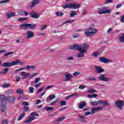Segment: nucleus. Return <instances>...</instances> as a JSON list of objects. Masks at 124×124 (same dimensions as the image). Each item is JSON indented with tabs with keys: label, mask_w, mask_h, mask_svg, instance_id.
I'll use <instances>...</instances> for the list:
<instances>
[{
	"label": "nucleus",
	"mask_w": 124,
	"mask_h": 124,
	"mask_svg": "<svg viewBox=\"0 0 124 124\" xmlns=\"http://www.w3.org/2000/svg\"><path fill=\"white\" fill-rule=\"evenodd\" d=\"M79 109H83L86 106V102H80L78 105Z\"/></svg>",
	"instance_id": "16"
},
{
	"label": "nucleus",
	"mask_w": 124,
	"mask_h": 124,
	"mask_svg": "<svg viewBox=\"0 0 124 124\" xmlns=\"http://www.w3.org/2000/svg\"><path fill=\"white\" fill-rule=\"evenodd\" d=\"M93 26H90L85 31V34L86 36H92L93 34H95L97 32V29L94 28Z\"/></svg>",
	"instance_id": "4"
},
{
	"label": "nucleus",
	"mask_w": 124,
	"mask_h": 124,
	"mask_svg": "<svg viewBox=\"0 0 124 124\" xmlns=\"http://www.w3.org/2000/svg\"><path fill=\"white\" fill-rule=\"evenodd\" d=\"M23 70H26V67H20L15 71V73H17L20 71H23Z\"/></svg>",
	"instance_id": "31"
},
{
	"label": "nucleus",
	"mask_w": 124,
	"mask_h": 124,
	"mask_svg": "<svg viewBox=\"0 0 124 124\" xmlns=\"http://www.w3.org/2000/svg\"><path fill=\"white\" fill-rule=\"evenodd\" d=\"M36 75H38V74L37 73H33V75H31L30 76V78H33L34 76H36Z\"/></svg>",
	"instance_id": "53"
},
{
	"label": "nucleus",
	"mask_w": 124,
	"mask_h": 124,
	"mask_svg": "<svg viewBox=\"0 0 124 124\" xmlns=\"http://www.w3.org/2000/svg\"><path fill=\"white\" fill-rule=\"evenodd\" d=\"M91 114H92V112L91 111L86 112L85 113V116L87 117V116H89V115H91Z\"/></svg>",
	"instance_id": "59"
},
{
	"label": "nucleus",
	"mask_w": 124,
	"mask_h": 124,
	"mask_svg": "<svg viewBox=\"0 0 124 124\" xmlns=\"http://www.w3.org/2000/svg\"><path fill=\"white\" fill-rule=\"evenodd\" d=\"M1 124H8V121H7V120H6V119H4L2 121Z\"/></svg>",
	"instance_id": "55"
},
{
	"label": "nucleus",
	"mask_w": 124,
	"mask_h": 124,
	"mask_svg": "<svg viewBox=\"0 0 124 124\" xmlns=\"http://www.w3.org/2000/svg\"><path fill=\"white\" fill-rule=\"evenodd\" d=\"M22 105L23 106H28L29 105V102H22Z\"/></svg>",
	"instance_id": "58"
},
{
	"label": "nucleus",
	"mask_w": 124,
	"mask_h": 124,
	"mask_svg": "<svg viewBox=\"0 0 124 124\" xmlns=\"http://www.w3.org/2000/svg\"><path fill=\"white\" fill-rule=\"evenodd\" d=\"M31 116H36V117H39V115H38L36 112H31L30 114Z\"/></svg>",
	"instance_id": "50"
},
{
	"label": "nucleus",
	"mask_w": 124,
	"mask_h": 124,
	"mask_svg": "<svg viewBox=\"0 0 124 124\" xmlns=\"http://www.w3.org/2000/svg\"><path fill=\"white\" fill-rule=\"evenodd\" d=\"M91 105L93 106H97V105H99L100 104L99 101H92L90 102Z\"/></svg>",
	"instance_id": "26"
},
{
	"label": "nucleus",
	"mask_w": 124,
	"mask_h": 124,
	"mask_svg": "<svg viewBox=\"0 0 124 124\" xmlns=\"http://www.w3.org/2000/svg\"><path fill=\"white\" fill-rule=\"evenodd\" d=\"M45 89V87H42L40 89L38 90V91L36 92V93H41L42 92V90H44Z\"/></svg>",
	"instance_id": "47"
},
{
	"label": "nucleus",
	"mask_w": 124,
	"mask_h": 124,
	"mask_svg": "<svg viewBox=\"0 0 124 124\" xmlns=\"http://www.w3.org/2000/svg\"><path fill=\"white\" fill-rule=\"evenodd\" d=\"M97 12L98 14H108L111 13V10L107 9V7H103L102 8H99Z\"/></svg>",
	"instance_id": "5"
},
{
	"label": "nucleus",
	"mask_w": 124,
	"mask_h": 124,
	"mask_svg": "<svg viewBox=\"0 0 124 124\" xmlns=\"http://www.w3.org/2000/svg\"><path fill=\"white\" fill-rule=\"evenodd\" d=\"M88 93H96V91L93 89H91L88 90Z\"/></svg>",
	"instance_id": "36"
},
{
	"label": "nucleus",
	"mask_w": 124,
	"mask_h": 124,
	"mask_svg": "<svg viewBox=\"0 0 124 124\" xmlns=\"http://www.w3.org/2000/svg\"><path fill=\"white\" fill-rule=\"evenodd\" d=\"M16 62H17L14 61L12 62L11 63L9 62H6L2 64V66H5V67H11V66L15 65Z\"/></svg>",
	"instance_id": "9"
},
{
	"label": "nucleus",
	"mask_w": 124,
	"mask_h": 124,
	"mask_svg": "<svg viewBox=\"0 0 124 124\" xmlns=\"http://www.w3.org/2000/svg\"><path fill=\"white\" fill-rule=\"evenodd\" d=\"M115 106L118 108L119 110H123V107L124 106V101L122 100H118L115 101Z\"/></svg>",
	"instance_id": "7"
},
{
	"label": "nucleus",
	"mask_w": 124,
	"mask_h": 124,
	"mask_svg": "<svg viewBox=\"0 0 124 124\" xmlns=\"http://www.w3.org/2000/svg\"><path fill=\"white\" fill-rule=\"evenodd\" d=\"M40 2V0H33L32 2V4L31 5V7H34L35 4H37V3H39Z\"/></svg>",
	"instance_id": "22"
},
{
	"label": "nucleus",
	"mask_w": 124,
	"mask_h": 124,
	"mask_svg": "<svg viewBox=\"0 0 124 124\" xmlns=\"http://www.w3.org/2000/svg\"><path fill=\"white\" fill-rule=\"evenodd\" d=\"M98 79L100 81H103V82H108L110 81V78H106L105 74H101L99 76Z\"/></svg>",
	"instance_id": "8"
},
{
	"label": "nucleus",
	"mask_w": 124,
	"mask_h": 124,
	"mask_svg": "<svg viewBox=\"0 0 124 124\" xmlns=\"http://www.w3.org/2000/svg\"><path fill=\"white\" fill-rule=\"evenodd\" d=\"M10 0H4L0 1V4H2L3 3H5L6 2H9Z\"/></svg>",
	"instance_id": "48"
},
{
	"label": "nucleus",
	"mask_w": 124,
	"mask_h": 124,
	"mask_svg": "<svg viewBox=\"0 0 124 124\" xmlns=\"http://www.w3.org/2000/svg\"><path fill=\"white\" fill-rule=\"evenodd\" d=\"M78 118L79 121H80V122H81V123H86V121L85 120L86 118L85 117V116L78 115Z\"/></svg>",
	"instance_id": "20"
},
{
	"label": "nucleus",
	"mask_w": 124,
	"mask_h": 124,
	"mask_svg": "<svg viewBox=\"0 0 124 124\" xmlns=\"http://www.w3.org/2000/svg\"><path fill=\"white\" fill-rule=\"evenodd\" d=\"M101 110H103V107L93 108H91L92 115H93V114H95V112L101 111Z\"/></svg>",
	"instance_id": "10"
},
{
	"label": "nucleus",
	"mask_w": 124,
	"mask_h": 124,
	"mask_svg": "<svg viewBox=\"0 0 124 124\" xmlns=\"http://www.w3.org/2000/svg\"><path fill=\"white\" fill-rule=\"evenodd\" d=\"M76 15H77V13H76V12H75L74 11L71 12L70 16L71 17H74V16H76Z\"/></svg>",
	"instance_id": "35"
},
{
	"label": "nucleus",
	"mask_w": 124,
	"mask_h": 124,
	"mask_svg": "<svg viewBox=\"0 0 124 124\" xmlns=\"http://www.w3.org/2000/svg\"><path fill=\"white\" fill-rule=\"evenodd\" d=\"M65 77L66 78V81H70L72 78V76L69 74H66Z\"/></svg>",
	"instance_id": "29"
},
{
	"label": "nucleus",
	"mask_w": 124,
	"mask_h": 124,
	"mask_svg": "<svg viewBox=\"0 0 124 124\" xmlns=\"http://www.w3.org/2000/svg\"><path fill=\"white\" fill-rule=\"evenodd\" d=\"M25 113H21L19 116L18 117V121H21V120H23V118H24V117H25Z\"/></svg>",
	"instance_id": "33"
},
{
	"label": "nucleus",
	"mask_w": 124,
	"mask_h": 124,
	"mask_svg": "<svg viewBox=\"0 0 124 124\" xmlns=\"http://www.w3.org/2000/svg\"><path fill=\"white\" fill-rule=\"evenodd\" d=\"M119 40L121 43H124V33L120 36Z\"/></svg>",
	"instance_id": "28"
},
{
	"label": "nucleus",
	"mask_w": 124,
	"mask_h": 124,
	"mask_svg": "<svg viewBox=\"0 0 124 124\" xmlns=\"http://www.w3.org/2000/svg\"><path fill=\"white\" fill-rule=\"evenodd\" d=\"M36 68V66L35 65H27L26 66V69L27 70H30V69H34Z\"/></svg>",
	"instance_id": "24"
},
{
	"label": "nucleus",
	"mask_w": 124,
	"mask_h": 124,
	"mask_svg": "<svg viewBox=\"0 0 124 124\" xmlns=\"http://www.w3.org/2000/svg\"><path fill=\"white\" fill-rule=\"evenodd\" d=\"M94 68L97 73H102L104 72V69H103L100 66H95Z\"/></svg>",
	"instance_id": "13"
},
{
	"label": "nucleus",
	"mask_w": 124,
	"mask_h": 124,
	"mask_svg": "<svg viewBox=\"0 0 124 124\" xmlns=\"http://www.w3.org/2000/svg\"><path fill=\"white\" fill-rule=\"evenodd\" d=\"M99 61L101 62H104V63H110V62H112V60H109L104 57H100Z\"/></svg>",
	"instance_id": "11"
},
{
	"label": "nucleus",
	"mask_w": 124,
	"mask_h": 124,
	"mask_svg": "<svg viewBox=\"0 0 124 124\" xmlns=\"http://www.w3.org/2000/svg\"><path fill=\"white\" fill-rule=\"evenodd\" d=\"M46 111H53L54 110V108L50 107H46L45 108Z\"/></svg>",
	"instance_id": "37"
},
{
	"label": "nucleus",
	"mask_w": 124,
	"mask_h": 124,
	"mask_svg": "<svg viewBox=\"0 0 124 124\" xmlns=\"http://www.w3.org/2000/svg\"><path fill=\"white\" fill-rule=\"evenodd\" d=\"M113 1V0H106V3L108 4L109 3H111Z\"/></svg>",
	"instance_id": "61"
},
{
	"label": "nucleus",
	"mask_w": 124,
	"mask_h": 124,
	"mask_svg": "<svg viewBox=\"0 0 124 124\" xmlns=\"http://www.w3.org/2000/svg\"><path fill=\"white\" fill-rule=\"evenodd\" d=\"M21 74L23 77V79H26V78H28V77H30L31 76V73H26L25 72H21Z\"/></svg>",
	"instance_id": "15"
},
{
	"label": "nucleus",
	"mask_w": 124,
	"mask_h": 124,
	"mask_svg": "<svg viewBox=\"0 0 124 124\" xmlns=\"http://www.w3.org/2000/svg\"><path fill=\"white\" fill-rule=\"evenodd\" d=\"M23 110L25 112H27V111H29V107H24L23 108Z\"/></svg>",
	"instance_id": "62"
},
{
	"label": "nucleus",
	"mask_w": 124,
	"mask_h": 124,
	"mask_svg": "<svg viewBox=\"0 0 124 124\" xmlns=\"http://www.w3.org/2000/svg\"><path fill=\"white\" fill-rule=\"evenodd\" d=\"M56 16H63V13H62V12H57L56 13Z\"/></svg>",
	"instance_id": "43"
},
{
	"label": "nucleus",
	"mask_w": 124,
	"mask_h": 124,
	"mask_svg": "<svg viewBox=\"0 0 124 124\" xmlns=\"http://www.w3.org/2000/svg\"><path fill=\"white\" fill-rule=\"evenodd\" d=\"M9 87H10V84L9 83H4V84H3L2 86V88H9Z\"/></svg>",
	"instance_id": "34"
},
{
	"label": "nucleus",
	"mask_w": 124,
	"mask_h": 124,
	"mask_svg": "<svg viewBox=\"0 0 124 124\" xmlns=\"http://www.w3.org/2000/svg\"><path fill=\"white\" fill-rule=\"evenodd\" d=\"M30 17L31 18H34V19H38L40 15L37 14V13L34 11H32L30 14Z\"/></svg>",
	"instance_id": "12"
},
{
	"label": "nucleus",
	"mask_w": 124,
	"mask_h": 124,
	"mask_svg": "<svg viewBox=\"0 0 124 124\" xmlns=\"http://www.w3.org/2000/svg\"><path fill=\"white\" fill-rule=\"evenodd\" d=\"M99 103L100 104H103L104 106H109V105H110V104H109V103H108V101H102V100H99Z\"/></svg>",
	"instance_id": "18"
},
{
	"label": "nucleus",
	"mask_w": 124,
	"mask_h": 124,
	"mask_svg": "<svg viewBox=\"0 0 124 124\" xmlns=\"http://www.w3.org/2000/svg\"><path fill=\"white\" fill-rule=\"evenodd\" d=\"M14 62H16V64H15V65H17V64H18V63H19L20 65H23V64H25V63H26V62H20V60H16V61H14Z\"/></svg>",
	"instance_id": "30"
},
{
	"label": "nucleus",
	"mask_w": 124,
	"mask_h": 124,
	"mask_svg": "<svg viewBox=\"0 0 124 124\" xmlns=\"http://www.w3.org/2000/svg\"><path fill=\"white\" fill-rule=\"evenodd\" d=\"M36 27V25L33 24L32 25L31 24H23L20 25V29H23V30H26V29H30L32 30Z\"/></svg>",
	"instance_id": "6"
},
{
	"label": "nucleus",
	"mask_w": 124,
	"mask_h": 124,
	"mask_svg": "<svg viewBox=\"0 0 124 124\" xmlns=\"http://www.w3.org/2000/svg\"><path fill=\"white\" fill-rule=\"evenodd\" d=\"M10 98L13 100V101H15V99L16 98L14 96H12L11 97H9V98H6L5 95H0V99L1 100V104L0 105L1 106V111L2 112H5V108L6 107V100H10Z\"/></svg>",
	"instance_id": "2"
},
{
	"label": "nucleus",
	"mask_w": 124,
	"mask_h": 124,
	"mask_svg": "<svg viewBox=\"0 0 124 124\" xmlns=\"http://www.w3.org/2000/svg\"><path fill=\"white\" fill-rule=\"evenodd\" d=\"M21 80V77L19 76L16 77V82H19Z\"/></svg>",
	"instance_id": "60"
},
{
	"label": "nucleus",
	"mask_w": 124,
	"mask_h": 124,
	"mask_svg": "<svg viewBox=\"0 0 124 124\" xmlns=\"http://www.w3.org/2000/svg\"><path fill=\"white\" fill-rule=\"evenodd\" d=\"M68 61H73L74 60V58L72 57H69L67 58Z\"/></svg>",
	"instance_id": "64"
},
{
	"label": "nucleus",
	"mask_w": 124,
	"mask_h": 124,
	"mask_svg": "<svg viewBox=\"0 0 124 124\" xmlns=\"http://www.w3.org/2000/svg\"><path fill=\"white\" fill-rule=\"evenodd\" d=\"M76 95H78V94H77L76 93L72 94L69 95L67 96V97H66L65 98V99H66V100L69 99L71 98L72 97L75 96Z\"/></svg>",
	"instance_id": "27"
},
{
	"label": "nucleus",
	"mask_w": 124,
	"mask_h": 124,
	"mask_svg": "<svg viewBox=\"0 0 124 124\" xmlns=\"http://www.w3.org/2000/svg\"><path fill=\"white\" fill-rule=\"evenodd\" d=\"M40 85H41V82H39L37 83V84L34 85V87L36 88V89H37L38 87H40Z\"/></svg>",
	"instance_id": "63"
},
{
	"label": "nucleus",
	"mask_w": 124,
	"mask_h": 124,
	"mask_svg": "<svg viewBox=\"0 0 124 124\" xmlns=\"http://www.w3.org/2000/svg\"><path fill=\"white\" fill-rule=\"evenodd\" d=\"M39 81H40V78H36L33 82L35 83V84H37Z\"/></svg>",
	"instance_id": "49"
},
{
	"label": "nucleus",
	"mask_w": 124,
	"mask_h": 124,
	"mask_svg": "<svg viewBox=\"0 0 124 124\" xmlns=\"http://www.w3.org/2000/svg\"><path fill=\"white\" fill-rule=\"evenodd\" d=\"M33 120H35V117H30L24 123H25V124H29V123H31V122H32V121H33Z\"/></svg>",
	"instance_id": "21"
},
{
	"label": "nucleus",
	"mask_w": 124,
	"mask_h": 124,
	"mask_svg": "<svg viewBox=\"0 0 124 124\" xmlns=\"http://www.w3.org/2000/svg\"><path fill=\"white\" fill-rule=\"evenodd\" d=\"M26 20H28V18L27 17H20L18 19V21L20 22H23V21H26Z\"/></svg>",
	"instance_id": "38"
},
{
	"label": "nucleus",
	"mask_w": 124,
	"mask_h": 124,
	"mask_svg": "<svg viewBox=\"0 0 124 124\" xmlns=\"http://www.w3.org/2000/svg\"><path fill=\"white\" fill-rule=\"evenodd\" d=\"M27 38L30 39V38H32L34 36V33L31 31H28L26 32Z\"/></svg>",
	"instance_id": "14"
},
{
	"label": "nucleus",
	"mask_w": 124,
	"mask_h": 124,
	"mask_svg": "<svg viewBox=\"0 0 124 124\" xmlns=\"http://www.w3.org/2000/svg\"><path fill=\"white\" fill-rule=\"evenodd\" d=\"M34 91V88L32 87H29V92L30 93H33V91Z\"/></svg>",
	"instance_id": "41"
},
{
	"label": "nucleus",
	"mask_w": 124,
	"mask_h": 124,
	"mask_svg": "<svg viewBox=\"0 0 124 124\" xmlns=\"http://www.w3.org/2000/svg\"><path fill=\"white\" fill-rule=\"evenodd\" d=\"M14 53V52H13V51L6 53L4 54V56H5V57H8V56L12 55V54H13Z\"/></svg>",
	"instance_id": "45"
},
{
	"label": "nucleus",
	"mask_w": 124,
	"mask_h": 124,
	"mask_svg": "<svg viewBox=\"0 0 124 124\" xmlns=\"http://www.w3.org/2000/svg\"><path fill=\"white\" fill-rule=\"evenodd\" d=\"M4 93H5V94H11V93H12V91L10 90H8L4 91Z\"/></svg>",
	"instance_id": "40"
},
{
	"label": "nucleus",
	"mask_w": 124,
	"mask_h": 124,
	"mask_svg": "<svg viewBox=\"0 0 124 124\" xmlns=\"http://www.w3.org/2000/svg\"><path fill=\"white\" fill-rule=\"evenodd\" d=\"M16 92L18 93H19L20 94H22V93H24V91H23V90H22L21 89H18L16 90Z\"/></svg>",
	"instance_id": "44"
},
{
	"label": "nucleus",
	"mask_w": 124,
	"mask_h": 124,
	"mask_svg": "<svg viewBox=\"0 0 124 124\" xmlns=\"http://www.w3.org/2000/svg\"><path fill=\"white\" fill-rule=\"evenodd\" d=\"M74 20H72V19H69L68 20H66V21H65V24H71V23H74Z\"/></svg>",
	"instance_id": "39"
},
{
	"label": "nucleus",
	"mask_w": 124,
	"mask_h": 124,
	"mask_svg": "<svg viewBox=\"0 0 124 124\" xmlns=\"http://www.w3.org/2000/svg\"><path fill=\"white\" fill-rule=\"evenodd\" d=\"M16 16V14L14 12H11L9 14H6V16L7 18H11V17H14V16Z\"/></svg>",
	"instance_id": "23"
},
{
	"label": "nucleus",
	"mask_w": 124,
	"mask_h": 124,
	"mask_svg": "<svg viewBox=\"0 0 124 124\" xmlns=\"http://www.w3.org/2000/svg\"><path fill=\"white\" fill-rule=\"evenodd\" d=\"M90 48V46L87 44H81L80 45H75L71 47V49L74 50H78L80 53H78L77 56V58H84V54L88 53V49Z\"/></svg>",
	"instance_id": "1"
},
{
	"label": "nucleus",
	"mask_w": 124,
	"mask_h": 124,
	"mask_svg": "<svg viewBox=\"0 0 124 124\" xmlns=\"http://www.w3.org/2000/svg\"><path fill=\"white\" fill-rule=\"evenodd\" d=\"M80 6H81V5L76 2L66 3L65 5H62V7L64 8V9H66V8H71V9H78V8H80Z\"/></svg>",
	"instance_id": "3"
},
{
	"label": "nucleus",
	"mask_w": 124,
	"mask_h": 124,
	"mask_svg": "<svg viewBox=\"0 0 124 124\" xmlns=\"http://www.w3.org/2000/svg\"><path fill=\"white\" fill-rule=\"evenodd\" d=\"M111 33H112V29L111 28L108 29L107 31L108 34H111Z\"/></svg>",
	"instance_id": "57"
},
{
	"label": "nucleus",
	"mask_w": 124,
	"mask_h": 124,
	"mask_svg": "<svg viewBox=\"0 0 124 124\" xmlns=\"http://www.w3.org/2000/svg\"><path fill=\"white\" fill-rule=\"evenodd\" d=\"M9 69L5 68L3 69L1 71H0V74H6L8 72Z\"/></svg>",
	"instance_id": "25"
},
{
	"label": "nucleus",
	"mask_w": 124,
	"mask_h": 124,
	"mask_svg": "<svg viewBox=\"0 0 124 124\" xmlns=\"http://www.w3.org/2000/svg\"><path fill=\"white\" fill-rule=\"evenodd\" d=\"M99 55V53L98 52H93L92 54L93 57H97Z\"/></svg>",
	"instance_id": "51"
},
{
	"label": "nucleus",
	"mask_w": 124,
	"mask_h": 124,
	"mask_svg": "<svg viewBox=\"0 0 124 124\" xmlns=\"http://www.w3.org/2000/svg\"><path fill=\"white\" fill-rule=\"evenodd\" d=\"M64 119H65V117L63 116V117H59V118L57 119V122H61L62 121H63V120H64Z\"/></svg>",
	"instance_id": "42"
},
{
	"label": "nucleus",
	"mask_w": 124,
	"mask_h": 124,
	"mask_svg": "<svg viewBox=\"0 0 124 124\" xmlns=\"http://www.w3.org/2000/svg\"><path fill=\"white\" fill-rule=\"evenodd\" d=\"M56 97V95H50L49 97L46 99V102H50V100H53Z\"/></svg>",
	"instance_id": "19"
},
{
	"label": "nucleus",
	"mask_w": 124,
	"mask_h": 124,
	"mask_svg": "<svg viewBox=\"0 0 124 124\" xmlns=\"http://www.w3.org/2000/svg\"><path fill=\"white\" fill-rule=\"evenodd\" d=\"M97 94H89L88 95V98H93L94 97H97Z\"/></svg>",
	"instance_id": "32"
},
{
	"label": "nucleus",
	"mask_w": 124,
	"mask_h": 124,
	"mask_svg": "<svg viewBox=\"0 0 124 124\" xmlns=\"http://www.w3.org/2000/svg\"><path fill=\"white\" fill-rule=\"evenodd\" d=\"M89 81H95L96 80V78L95 77H90L89 78Z\"/></svg>",
	"instance_id": "56"
},
{
	"label": "nucleus",
	"mask_w": 124,
	"mask_h": 124,
	"mask_svg": "<svg viewBox=\"0 0 124 124\" xmlns=\"http://www.w3.org/2000/svg\"><path fill=\"white\" fill-rule=\"evenodd\" d=\"M18 14L21 16H28L29 13L26 11H20L18 12Z\"/></svg>",
	"instance_id": "17"
},
{
	"label": "nucleus",
	"mask_w": 124,
	"mask_h": 124,
	"mask_svg": "<svg viewBox=\"0 0 124 124\" xmlns=\"http://www.w3.org/2000/svg\"><path fill=\"white\" fill-rule=\"evenodd\" d=\"M46 28H47L46 25H43L40 28V31H44V30H45Z\"/></svg>",
	"instance_id": "46"
},
{
	"label": "nucleus",
	"mask_w": 124,
	"mask_h": 124,
	"mask_svg": "<svg viewBox=\"0 0 124 124\" xmlns=\"http://www.w3.org/2000/svg\"><path fill=\"white\" fill-rule=\"evenodd\" d=\"M85 88H86V86L83 85H80L78 87V89H79V90H84V89H85Z\"/></svg>",
	"instance_id": "54"
},
{
	"label": "nucleus",
	"mask_w": 124,
	"mask_h": 124,
	"mask_svg": "<svg viewBox=\"0 0 124 124\" xmlns=\"http://www.w3.org/2000/svg\"><path fill=\"white\" fill-rule=\"evenodd\" d=\"M60 104L61 106H63V105H66V101H62L60 102Z\"/></svg>",
	"instance_id": "52"
}]
</instances>
